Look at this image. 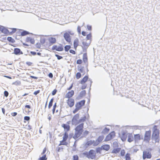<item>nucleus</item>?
<instances>
[{"instance_id":"nucleus-13","label":"nucleus","mask_w":160,"mask_h":160,"mask_svg":"<svg viewBox=\"0 0 160 160\" xmlns=\"http://www.w3.org/2000/svg\"><path fill=\"white\" fill-rule=\"evenodd\" d=\"M14 53L16 55H18L22 54H23V53L20 49L16 48L14 49Z\"/></svg>"},{"instance_id":"nucleus-51","label":"nucleus","mask_w":160,"mask_h":160,"mask_svg":"<svg viewBox=\"0 0 160 160\" xmlns=\"http://www.w3.org/2000/svg\"><path fill=\"white\" fill-rule=\"evenodd\" d=\"M78 156L74 155L73 156V160H78Z\"/></svg>"},{"instance_id":"nucleus-7","label":"nucleus","mask_w":160,"mask_h":160,"mask_svg":"<svg viewBox=\"0 0 160 160\" xmlns=\"http://www.w3.org/2000/svg\"><path fill=\"white\" fill-rule=\"evenodd\" d=\"M152 157L151 154L150 152L145 150L143 152V158L144 159L147 158H150Z\"/></svg>"},{"instance_id":"nucleus-64","label":"nucleus","mask_w":160,"mask_h":160,"mask_svg":"<svg viewBox=\"0 0 160 160\" xmlns=\"http://www.w3.org/2000/svg\"><path fill=\"white\" fill-rule=\"evenodd\" d=\"M82 34L84 36H85L86 34V32L84 31H82Z\"/></svg>"},{"instance_id":"nucleus-35","label":"nucleus","mask_w":160,"mask_h":160,"mask_svg":"<svg viewBox=\"0 0 160 160\" xmlns=\"http://www.w3.org/2000/svg\"><path fill=\"white\" fill-rule=\"evenodd\" d=\"M103 137L102 136H100L98 137L97 140L100 143L103 140Z\"/></svg>"},{"instance_id":"nucleus-60","label":"nucleus","mask_w":160,"mask_h":160,"mask_svg":"<svg viewBox=\"0 0 160 160\" xmlns=\"http://www.w3.org/2000/svg\"><path fill=\"white\" fill-rule=\"evenodd\" d=\"M46 150H47L46 148H44V149H43V152H42V154H44L45 153V152H46Z\"/></svg>"},{"instance_id":"nucleus-27","label":"nucleus","mask_w":160,"mask_h":160,"mask_svg":"<svg viewBox=\"0 0 160 160\" xmlns=\"http://www.w3.org/2000/svg\"><path fill=\"white\" fill-rule=\"evenodd\" d=\"M86 119V116H84V117L81 118L80 119H79V123H82L83 122L85 121Z\"/></svg>"},{"instance_id":"nucleus-56","label":"nucleus","mask_w":160,"mask_h":160,"mask_svg":"<svg viewBox=\"0 0 160 160\" xmlns=\"http://www.w3.org/2000/svg\"><path fill=\"white\" fill-rule=\"evenodd\" d=\"M69 52L70 53H72L73 54H75V52L74 50H71V49L70 50H69Z\"/></svg>"},{"instance_id":"nucleus-28","label":"nucleus","mask_w":160,"mask_h":160,"mask_svg":"<svg viewBox=\"0 0 160 160\" xmlns=\"http://www.w3.org/2000/svg\"><path fill=\"white\" fill-rule=\"evenodd\" d=\"M47 159V158L46 157V154L44 155L42 157H40L38 160H46Z\"/></svg>"},{"instance_id":"nucleus-37","label":"nucleus","mask_w":160,"mask_h":160,"mask_svg":"<svg viewBox=\"0 0 160 160\" xmlns=\"http://www.w3.org/2000/svg\"><path fill=\"white\" fill-rule=\"evenodd\" d=\"M86 93V91L85 90H83L80 93V97H82L84 96Z\"/></svg>"},{"instance_id":"nucleus-40","label":"nucleus","mask_w":160,"mask_h":160,"mask_svg":"<svg viewBox=\"0 0 160 160\" xmlns=\"http://www.w3.org/2000/svg\"><path fill=\"white\" fill-rule=\"evenodd\" d=\"M25 128L28 130H30L32 129V126L29 125H27Z\"/></svg>"},{"instance_id":"nucleus-6","label":"nucleus","mask_w":160,"mask_h":160,"mask_svg":"<svg viewBox=\"0 0 160 160\" xmlns=\"http://www.w3.org/2000/svg\"><path fill=\"white\" fill-rule=\"evenodd\" d=\"M151 132L150 131H147L145 132L144 141L147 142H148L151 138Z\"/></svg>"},{"instance_id":"nucleus-11","label":"nucleus","mask_w":160,"mask_h":160,"mask_svg":"<svg viewBox=\"0 0 160 160\" xmlns=\"http://www.w3.org/2000/svg\"><path fill=\"white\" fill-rule=\"evenodd\" d=\"M67 103L70 107H72L73 106L74 104V100L72 98H69L68 100Z\"/></svg>"},{"instance_id":"nucleus-24","label":"nucleus","mask_w":160,"mask_h":160,"mask_svg":"<svg viewBox=\"0 0 160 160\" xmlns=\"http://www.w3.org/2000/svg\"><path fill=\"white\" fill-rule=\"evenodd\" d=\"M49 41L51 43H54L56 41V39L55 38L52 37L49 38Z\"/></svg>"},{"instance_id":"nucleus-55","label":"nucleus","mask_w":160,"mask_h":160,"mask_svg":"<svg viewBox=\"0 0 160 160\" xmlns=\"http://www.w3.org/2000/svg\"><path fill=\"white\" fill-rule=\"evenodd\" d=\"M26 64L28 66H30L32 65V63L30 62H26Z\"/></svg>"},{"instance_id":"nucleus-48","label":"nucleus","mask_w":160,"mask_h":160,"mask_svg":"<svg viewBox=\"0 0 160 160\" xmlns=\"http://www.w3.org/2000/svg\"><path fill=\"white\" fill-rule=\"evenodd\" d=\"M4 96L5 97H7L8 96L9 93H8V92L7 91H5L4 92Z\"/></svg>"},{"instance_id":"nucleus-47","label":"nucleus","mask_w":160,"mask_h":160,"mask_svg":"<svg viewBox=\"0 0 160 160\" xmlns=\"http://www.w3.org/2000/svg\"><path fill=\"white\" fill-rule=\"evenodd\" d=\"M45 42V39L44 38H42L41 39L40 42L42 44H44Z\"/></svg>"},{"instance_id":"nucleus-61","label":"nucleus","mask_w":160,"mask_h":160,"mask_svg":"<svg viewBox=\"0 0 160 160\" xmlns=\"http://www.w3.org/2000/svg\"><path fill=\"white\" fill-rule=\"evenodd\" d=\"M12 115V116L14 117L16 116L17 115V113L16 112H14L11 114Z\"/></svg>"},{"instance_id":"nucleus-22","label":"nucleus","mask_w":160,"mask_h":160,"mask_svg":"<svg viewBox=\"0 0 160 160\" xmlns=\"http://www.w3.org/2000/svg\"><path fill=\"white\" fill-rule=\"evenodd\" d=\"M88 76H85L81 80V83L82 84L86 82L88 79Z\"/></svg>"},{"instance_id":"nucleus-54","label":"nucleus","mask_w":160,"mask_h":160,"mask_svg":"<svg viewBox=\"0 0 160 160\" xmlns=\"http://www.w3.org/2000/svg\"><path fill=\"white\" fill-rule=\"evenodd\" d=\"M39 92H40V90H37V91H35V92H34L33 94H34L35 95H37L38 94Z\"/></svg>"},{"instance_id":"nucleus-8","label":"nucleus","mask_w":160,"mask_h":160,"mask_svg":"<svg viewBox=\"0 0 160 160\" xmlns=\"http://www.w3.org/2000/svg\"><path fill=\"white\" fill-rule=\"evenodd\" d=\"M52 49L56 50L58 51H62L63 50V47L61 45L58 46L54 45L52 47Z\"/></svg>"},{"instance_id":"nucleus-57","label":"nucleus","mask_w":160,"mask_h":160,"mask_svg":"<svg viewBox=\"0 0 160 160\" xmlns=\"http://www.w3.org/2000/svg\"><path fill=\"white\" fill-rule=\"evenodd\" d=\"M5 27L2 26H0V30L2 32L3 30L4 29Z\"/></svg>"},{"instance_id":"nucleus-53","label":"nucleus","mask_w":160,"mask_h":160,"mask_svg":"<svg viewBox=\"0 0 160 160\" xmlns=\"http://www.w3.org/2000/svg\"><path fill=\"white\" fill-rule=\"evenodd\" d=\"M65 141H63V140L60 142V143L59 144V146L60 145H66V142H64Z\"/></svg>"},{"instance_id":"nucleus-46","label":"nucleus","mask_w":160,"mask_h":160,"mask_svg":"<svg viewBox=\"0 0 160 160\" xmlns=\"http://www.w3.org/2000/svg\"><path fill=\"white\" fill-rule=\"evenodd\" d=\"M89 132L87 131H85L83 133V135L84 137H85L88 134Z\"/></svg>"},{"instance_id":"nucleus-41","label":"nucleus","mask_w":160,"mask_h":160,"mask_svg":"<svg viewBox=\"0 0 160 160\" xmlns=\"http://www.w3.org/2000/svg\"><path fill=\"white\" fill-rule=\"evenodd\" d=\"M82 44L84 46L87 47V48L88 47V46L89 45V44L85 42H82Z\"/></svg>"},{"instance_id":"nucleus-1","label":"nucleus","mask_w":160,"mask_h":160,"mask_svg":"<svg viewBox=\"0 0 160 160\" xmlns=\"http://www.w3.org/2000/svg\"><path fill=\"white\" fill-rule=\"evenodd\" d=\"M84 123H82L77 126L75 128V134L73 136V138L76 139L79 137L83 131Z\"/></svg>"},{"instance_id":"nucleus-39","label":"nucleus","mask_w":160,"mask_h":160,"mask_svg":"<svg viewBox=\"0 0 160 160\" xmlns=\"http://www.w3.org/2000/svg\"><path fill=\"white\" fill-rule=\"evenodd\" d=\"M2 32L4 33L5 34H7L9 32V31L8 30L5 28L3 31Z\"/></svg>"},{"instance_id":"nucleus-62","label":"nucleus","mask_w":160,"mask_h":160,"mask_svg":"<svg viewBox=\"0 0 160 160\" xmlns=\"http://www.w3.org/2000/svg\"><path fill=\"white\" fill-rule=\"evenodd\" d=\"M16 31V29L15 28H13L12 29V30L10 33H13L15 32Z\"/></svg>"},{"instance_id":"nucleus-34","label":"nucleus","mask_w":160,"mask_h":160,"mask_svg":"<svg viewBox=\"0 0 160 160\" xmlns=\"http://www.w3.org/2000/svg\"><path fill=\"white\" fill-rule=\"evenodd\" d=\"M93 145L94 146H96L98 145L100 143L97 140L96 141H93Z\"/></svg>"},{"instance_id":"nucleus-50","label":"nucleus","mask_w":160,"mask_h":160,"mask_svg":"<svg viewBox=\"0 0 160 160\" xmlns=\"http://www.w3.org/2000/svg\"><path fill=\"white\" fill-rule=\"evenodd\" d=\"M77 31L79 34L81 33V27L78 26L77 28Z\"/></svg>"},{"instance_id":"nucleus-18","label":"nucleus","mask_w":160,"mask_h":160,"mask_svg":"<svg viewBox=\"0 0 160 160\" xmlns=\"http://www.w3.org/2000/svg\"><path fill=\"white\" fill-rule=\"evenodd\" d=\"M74 47L76 50L77 48L78 45V40L77 39L74 40L73 43Z\"/></svg>"},{"instance_id":"nucleus-14","label":"nucleus","mask_w":160,"mask_h":160,"mask_svg":"<svg viewBox=\"0 0 160 160\" xmlns=\"http://www.w3.org/2000/svg\"><path fill=\"white\" fill-rule=\"evenodd\" d=\"M74 94V92L73 90H71L66 95V98L69 99L70 98L72 97Z\"/></svg>"},{"instance_id":"nucleus-23","label":"nucleus","mask_w":160,"mask_h":160,"mask_svg":"<svg viewBox=\"0 0 160 160\" xmlns=\"http://www.w3.org/2000/svg\"><path fill=\"white\" fill-rule=\"evenodd\" d=\"M68 133L65 132L64 133V134L63 137V141H66L67 139H68Z\"/></svg>"},{"instance_id":"nucleus-12","label":"nucleus","mask_w":160,"mask_h":160,"mask_svg":"<svg viewBox=\"0 0 160 160\" xmlns=\"http://www.w3.org/2000/svg\"><path fill=\"white\" fill-rule=\"evenodd\" d=\"M128 134L125 132H122V135L121 136V139L123 141H125L127 137H128Z\"/></svg>"},{"instance_id":"nucleus-33","label":"nucleus","mask_w":160,"mask_h":160,"mask_svg":"<svg viewBox=\"0 0 160 160\" xmlns=\"http://www.w3.org/2000/svg\"><path fill=\"white\" fill-rule=\"evenodd\" d=\"M71 48V46L70 45H66L64 47L65 50L66 52H68L69 49Z\"/></svg>"},{"instance_id":"nucleus-21","label":"nucleus","mask_w":160,"mask_h":160,"mask_svg":"<svg viewBox=\"0 0 160 160\" xmlns=\"http://www.w3.org/2000/svg\"><path fill=\"white\" fill-rule=\"evenodd\" d=\"M121 150L120 148H118L114 149L112 151V153H113L117 154Z\"/></svg>"},{"instance_id":"nucleus-58","label":"nucleus","mask_w":160,"mask_h":160,"mask_svg":"<svg viewBox=\"0 0 160 160\" xmlns=\"http://www.w3.org/2000/svg\"><path fill=\"white\" fill-rule=\"evenodd\" d=\"M87 28L89 30H91L92 29V26L89 25H88L87 26Z\"/></svg>"},{"instance_id":"nucleus-36","label":"nucleus","mask_w":160,"mask_h":160,"mask_svg":"<svg viewBox=\"0 0 160 160\" xmlns=\"http://www.w3.org/2000/svg\"><path fill=\"white\" fill-rule=\"evenodd\" d=\"M8 41L11 42H14V40L11 37H8L7 38Z\"/></svg>"},{"instance_id":"nucleus-10","label":"nucleus","mask_w":160,"mask_h":160,"mask_svg":"<svg viewBox=\"0 0 160 160\" xmlns=\"http://www.w3.org/2000/svg\"><path fill=\"white\" fill-rule=\"evenodd\" d=\"M63 37L67 42H70L71 41V39L69 33L67 32H65L64 34Z\"/></svg>"},{"instance_id":"nucleus-43","label":"nucleus","mask_w":160,"mask_h":160,"mask_svg":"<svg viewBox=\"0 0 160 160\" xmlns=\"http://www.w3.org/2000/svg\"><path fill=\"white\" fill-rule=\"evenodd\" d=\"M91 33H89L87 35L86 38L87 40H90L91 38Z\"/></svg>"},{"instance_id":"nucleus-3","label":"nucleus","mask_w":160,"mask_h":160,"mask_svg":"<svg viewBox=\"0 0 160 160\" xmlns=\"http://www.w3.org/2000/svg\"><path fill=\"white\" fill-rule=\"evenodd\" d=\"M82 154L86 156V157L88 158L93 159L95 158L96 156V154L94 150H90L88 152H85L82 153Z\"/></svg>"},{"instance_id":"nucleus-16","label":"nucleus","mask_w":160,"mask_h":160,"mask_svg":"<svg viewBox=\"0 0 160 160\" xmlns=\"http://www.w3.org/2000/svg\"><path fill=\"white\" fill-rule=\"evenodd\" d=\"M133 138L132 134L128 133V141L131 142L133 141Z\"/></svg>"},{"instance_id":"nucleus-59","label":"nucleus","mask_w":160,"mask_h":160,"mask_svg":"<svg viewBox=\"0 0 160 160\" xmlns=\"http://www.w3.org/2000/svg\"><path fill=\"white\" fill-rule=\"evenodd\" d=\"M30 53L32 55L34 56L36 54V52H33V51H31Z\"/></svg>"},{"instance_id":"nucleus-29","label":"nucleus","mask_w":160,"mask_h":160,"mask_svg":"<svg viewBox=\"0 0 160 160\" xmlns=\"http://www.w3.org/2000/svg\"><path fill=\"white\" fill-rule=\"evenodd\" d=\"M93 142L92 140H90L89 141H88L86 143V145H87L88 146H89L92 144H93Z\"/></svg>"},{"instance_id":"nucleus-30","label":"nucleus","mask_w":160,"mask_h":160,"mask_svg":"<svg viewBox=\"0 0 160 160\" xmlns=\"http://www.w3.org/2000/svg\"><path fill=\"white\" fill-rule=\"evenodd\" d=\"M109 131V129L105 128L102 131V132L104 133H107Z\"/></svg>"},{"instance_id":"nucleus-52","label":"nucleus","mask_w":160,"mask_h":160,"mask_svg":"<svg viewBox=\"0 0 160 160\" xmlns=\"http://www.w3.org/2000/svg\"><path fill=\"white\" fill-rule=\"evenodd\" d=\"M82 62V61L81 59H78L77 60V63L78 64H81Z\"/></svg>"},{"instance_id":"nucleus-63","label":"nucleus","mask_w":160,"mask_h":160,"mask_svg":"<svg viewBox=\"0 0 160 160\" xmlns=\"http://www.w3.org/2000/svg\"><path fill=\"white\" fill-rule=\"evenodd\" d=\"M48 76L50 78H52L53 77V74L52 73H50L48 75Z\"/></svg>"},{"instance_id":"nucleus-44","label":"nucleus","mask_w":160,"mask_h":160,"mask_svg":"<svg viewBox=\"0 0 160 160\" xmlns=\"http://www.w3.org/2000/svg\"><path fill=\"white\" fill-rule=\"evenodd\" d=\"M30 119V118L29 116H26L24 117V120L27 121H28Z\"/></svg>"},{"instance_id":"nucleus-17","label":"nucleus","mask_w":160,"mask_h":160,"mask_svg":"<svg viewBox=\"0 0 160 160\" xmlns=\"http://www.w3.org/2000/svg\"><path fill=\"white\" fill-rule=\"evenodd\" d=\"M102 150H105L106 151H108L110 148V146L108 144H105L102 145L101 146Z\"/></svg>"},{"instance_id":"nucleus-31","label":"nucleus","mask_w":160,"mask_h":160,"mask_svg":"<svg viewBox=\"0 0 160 160\" xmlns=\"http://www.w3.org/2000/svg\"><path fill=\"white\" fill-rule=\"evenodd\" d=\"M102 150L101 147H98L96 149V152L97 153H99V154H101V151Z\"/></svg>"},{"instance_id":"nucleus-25","label":"nucleus","mask_w":160,"mask_h":160,"mask_svg":"<svg viewBox=\"0 0 160 160\" xmlns=\"http://www.w3.org/2000/svg\"><path fill=\"white\" fill-rule=\"evenodd\" d=\"M53 101V98H52L51 99V100L49 102L48 106L49 108H51V107L52 106Z\"/></svg>"},{"instance_id":"nucleus-45","label":"nucleus","mask_w":160,"mask_h":160,"mask_svg":"<svg viewBox=\"0 0 160 160\" xmlns=\"http://www.w3.org/2000/svg\"><path fill=\"white\" fill-rule=\"evenodd\" d=\"M125 153V151L124 150L122 149L121 151L120 154H121V155L122 156H124V155Z\"/></svg>"},{"instance_id":"nucleus-5","label":"nucleus","mask_w":160,"mask_h":160,"mask_svg":"<svg viewBox=\"0 0 160 160\" xmlns=\"http://www.w3.org/2000/svg\"><path fill=\"white\" fill-rule=\"evenodd\" d=\"M79 116L78 114H75L72 118V123L73 125H76L79 123Z\"/></svg>"},{"instance_id":"nucleus-42","label":"nucleus","mask_w":160,"mask_h":160,"mask_svg":"<svg viewBox=\"0 0 160 160\" xmlns=\"http://www.w3.org/2000/svg\"><path fill=\"white\" fill-rule=\"evenodd\" d=\"M55 56L57 57V59L58 60H60L63 57L62 56H59L57 54H55Z\"/></svg>"},{"instance_id":"nucleus-4","label":"nucleus","mask_w":160,"mask_h":160,"mask_svg":"<svg viewBox=\"0 0 160 160\" xmlns=\"http://www.w3.org/2000/svg\"><path fill=\"white\" fill-rule=\"evenodd\" d=\"M85 102V100H82L77 103L75 104L76 108L73 111V113H75L81 109L82 107L84 105Z\"/></svg>"},{"instance_id":"nucleus-20","label":"nucleus","mask_w":160,"mask_h":160,"mask_svg":"<svg viewBox=\"0 0 160 160\" xmlns=\"http://www.w3.org/2000/svg\"><path fill=\"white\" fill-rule=\"evenodd\" d=\"M62 127H63L65 130H67V131H68L70 129V126L65 124H63L62 125Z\"/></svg>"},{"instance_id":"nucleus-19","label":"nucleus","mask_w":160,"mask_h":160,"mask_svg":"<svg viewBox=\"0 0 160 160\" xmlns=\"http://www.w3.org/2000/svg\"><path fill=\"white\" fill-rule=\"evenodd\" d=\"M26 41L27 42H30L32 44H34L35 42L34 39L30 37H27L26 39Z\"/></svg>"},{"instance_id":"nucleus-49","label":"nucleus","mask_w":160,"mask_h":160,"mask_svg":"<svg viewBox=\"0 0 160 160\" xmlns=\"http://www.w3.org/2000/svg\"><path fill=\"white\" fill-rule=\"evenodd\" d=\"M57 90L56 89H54L52 92V95H54L56 93Z\"/></svg>"},{"instance_id":"nucleus-26","label":"nucleus","mask_w":160,"mask_h":160,"mask_svg":"<svg viewBox=\"0 0 160 160\" xmlns=\"http://www.w3.org/2000/svg\"><path fill=\"white\" fill-rule=\"evenodd\" d=\"M29 32L26 31H23L21 32V35L22 36H24L29 34Z\"/></svg>"},{"instance_id":"nucleus-38","label":"nucleus","mask_w":160,"mask_h":160,"mask_svg":"<svg viewBox=\"0 0 160 160\" xmlns=\"http://www.w3.org/2000/svg\"><path fill=\"white\" fill-rule=\"evenodd\" d=\"M81 75L80 73L78 72L77 73L76 75V77L77 79H79L80 78H81Z\"/></svg>"},{"instance_id":"nucleus-2","label":"nucleus","mask_w":160,"mask_h":160,"mask_svg":"<svg viewBox=\"0 0 160 160\" xmlns=\"http://www.w3.org/2000/svg\"><path fill=\"white\" fill-rule=\"evenodd\" d=\"M159 131L157 128V127L154 125L153 128V133L152 135V140H154L155 142H159Z\"/></svg>"},{"instance_id":"nucleus-9","label":"nucleus","mask_w":160,"mask_h":160,"mask_svg":"<svg viewBox=\"0 0 160 160\" xmlns=\"http://www.w3.org/2000/svg\"><path fill=\"white\" fill-rule=\"evenodd\" d=\"M115 136V133L114 132H112L106 136L105 139L106 141H109L112 139Z\"/></svg>"},{"instance_id":"nucleus-32","label":"nucleus","mask_w":160,"mask_h":160,"mask_svg":"<svg viewBox=\"0 0 160 160\" xmlns=\"http://www.w3.org/2000/svg\"><path fill=\"white\" fill-rule=\"evenodd\" d=\"M126 160H130V154L127 153L125 155Z\"/></svg>"},{"instance_id":"nucleus-15","label":"nucleus","mask_w":160,"mask_h":160,"mask_svg":"<svg viewBox=\"0 0 160 160\" xmlns=\"http://www.w3.org/2000/svg\"><path fill=\"white\" fill-rule=\"evenodd\" d=\"M134 138L135 142L142 139V137H141L140 135L139 134L134 135Z\"/></svg>"}]
</instances>
